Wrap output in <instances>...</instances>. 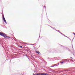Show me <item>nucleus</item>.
<instances>
[{"instance_id": "nucleus-1", "label": "nucleus", "mask_w": 75, "mask_h": 75, "mask_svg": "<svg viewBox=\"0 0 75 75\" xmlns=\"http://www.w3.org/2000/svg\"><path fill=\"white\" fill-rule=\"evenodd\" d=\"M0 35H1V36H3V37H4L5 38H6V37H8V38H10V37H7V36L6 34L2 32L1 33L0 32Z\"/></svg>"}, {"instance_id": "nucleus-2", "label": "nucleus", "mask_w": 75, "mask_h": 75, "mask_svg": "<svg viewBox=\"0 0 75 75\" xmlns=\"http://www.w3.org/2000/svg\"><path fill=\"white\" fill-rule=\"evenodd\" d=\"M48 75V74L47 73H37L36 74H35V75Z\"/></svg>"}, {"instance_id": "nucleus-3", "label": "nucleus", "mask_w": 75, "mask_h": 75, "mask_svg": "<svg viewBox=\"0 0 75 75\" xmlns=\"http://www.w3.org/2000/svg\"><path fill=\"white\" fill-rule=\"evenodd\" d=\"M3 19L5 23L6 24H7V22H6V19H5V18H4V16H3Z\"/></svg>"}, {"instance_id": "nucleus-4", "label": "nucleus", "mask_w": 75, "mask_h": 75, "mask_svg": "<svg viewBox=\"0 0 75 75\" xmlns=\"http://www.w3.org/2000/svg\"><path fill=\"white\" fill-rule=\"evenodd\" d=\"M35 52L37 54H40V52L39 51H36Z\"/></svg>"}, {"instance_id": "nucleus-5", "label": "nucleus", "mask_w": 75, "mask_h": 75, "mask_svg": "<svg viewBox=\"0 0 75 75\" xmlns=\"http://www.w3.org/2000/svg\"><path fill=\"white\" fill-rule=\"evenodd\" d=\"M20 48H23V47H22V46H20Z\"/></svg>"}, {"instance_id": "nucleus-6", "label": "nucleus", "mask_w": 75, "mask_h": 75, "mask_svg": "<svg viewBox=\"0 0 75 75\" xmlns=\"http://www.w3.org/2000/svg\"><path fill=\"white\" fill-rule=\"evenodd\" d=\"M55 66H50L51 67H55Z\"/></svg>"}, {"instance_id": "nucleus-7", "label": "nucleus", "mask_w": 75, "mask_h": 75, "mask_svg": "<svg viewBox=\"0 0 75 75\" xmlns=\"http://www.w3.org/2000/svg\"><path fill=\"white\" fill-rule=\"evenodd\" d=\"M63 63H64V62H61V63H62V64H63Z\"/></svg>"}, {"instance_id": "nucleus-8", "label": "nucleus", "mask_w": 75, "mask_h": 75, "mask_svg": "<svg viewBox=\"0 0 75 75\" xmlns=\"http://www.w3.org/2000/svg\"><path fill=\"white\" fill-rule=\"evenodd\" d=\"M73 34H74V35H75V33H73Z\"/></svg>"}, {"instance_id": "nucleus-9", "label": "nucleus", "mask_w": 75, "mask_h": 75, "mask_svg": "<svg viewBox=\"0 0 75 75\" xmlns=\"http://www.w3.org/2000/svg\"><path fill=\"white\" fill-rule=\"evenodd\" d=\"M55 65L56 66H57V64H55Z\"/></svg>"}, {"instance_id": "nucleus-10", "label": "nucleus", "mask_w": 75, "mask_h": 75, "mask_svg": "<svg viewBox=\"0 0 75 75\" xmlns=\"http://www.w3.org/2000/svg\"><path fill=\"white\" fill-rule=\"evenodd\" d=\"M66 37H67L66 36Z\"/></svg>"}]
</instances>
